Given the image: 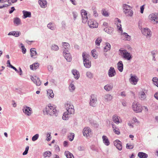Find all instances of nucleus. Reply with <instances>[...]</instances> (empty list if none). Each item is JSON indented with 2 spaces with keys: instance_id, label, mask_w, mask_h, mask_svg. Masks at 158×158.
Segmentation results:
<instances>
[{
  "instance_id": "obj_9",
  "label": "nucleus",
  "mask_w": 158,
  "mask_h": 158,
  "mask_svg": "<svg viewBox=\"0 0 158 158\" xmlns=\"http://www.w3.org/2000/svg\"><path fill=\"white\" fill-rule=\"evenodd\" d=\"M23 110L25 114L28 116H30L32 113V109L31 107L26 106H23Z\"/></svg>"
},
{
  "instance_id": "obj_4",
  "label": "nucleus",
  "mask_w": 158,
  "mask_h": 158,
  "mask_svg": "<svg viewBox=\"0 0 158 158\" xmlns=\"http://www.w3.org/2000/svg\"><path fill=\"white\" fill-rule=\"evenodd\" d=\"M82 57L84 66L87 68H89L91 66V61L89 60V55H86L85 53H82Z\"/></svg>"
},
{
  "instance_id": "obj_51",
  "label": "nucleus",
  "mask_w": 158,
  "mask_h": 158,
  "mask_svg": "<svg viewBox=\"0 0 158 158\" xmlns=\"http://www.w3.org/2000/svg\"><path fill=\"white\" fill-rule=\"evenodd\" d=\"M74 134L72 133L70 135L68 136V138L70 141H72L73 140L74 137Z\"/></svg>"
},
{
  "instance_id": "obj_64",
  "label": "nucleus",
  "mask_w": 158,
  "mask_h": 158,
  "mask_svg": "<svg viewBox=\"0 0 158 158\" xmlns=\"http://www.w3.org/2000/svg\"><path fill=\"white\" fill-rule=\"evenodd\" d=\"M93 14L94 16L95 17H97L98 16V14L97 12V11L96 10H94L93 11Z\"/></svg>"
},
{
  "instance_id": "obj_45",
  "label": "nucleus",
  "mask_w": 158,
  "mask_h": 158,
  "mask_svg": "<svg viewBox=\"0 0 158 158\" xmlns=\"http://www.w3.org/2000/svg\"><path fill=\"white\" fill-rule=\"evenodd\" d=\"M102 39L100 37L98 38L97 39L95 40V44L98 46L100 45V44L102 42Z\"/></svg>"
},
{
  "instance_id": "obj_62",
  "label": "nucleus",
  "mask_w": 158,
  "mask_h": 158,
  "mask_svg": "<svg viewBox=\"0 0 158 158\" xmlns=\"http://www.w3.org/2000/svg\"><path fill=\"white\" fill-rule=\"evenodd\" d=\"M78 149L79 151H83L84 150V148L82 146H80L78 148Z\"/></svg>"
},
{
  "instance_id": "obj_5",
  "label": "nucleus",
  "mask_w": 158,
  "mask_h": 158,
  "mask_svg": "<svg viewBox=\"0 0 158 158\" xmlns=\"http://www.w3.org/2000/svg\"><path fill=\"white\" fill-rule=\"evenodd\" d=\"M89 105L92 107H95L96 105L97 99L96 96L94 94L91 95L89 98Z\"/></svg>"
},
{
  "instance_id": "obj_26",
  "label": "nucleus",
  "mask_w": 158,
  "mask_h": 158,
  "mask_svg": "<svg viewBox=\"0 0 158 158\" xmlns=\"http://www.w3.org/2000/svg\"><path fill=\"white\" fill-rule=\"evenodd\" d=\"M113 88L112 84H108L105 85L104 87V89L107 91H111Z\"/></svg>"
},
{
  "instance_id": "obj_30",
  "label": "nucleus",
  "mask_w": 158,
  "mask_h": 158,
  "mask_svg": "<svg viewBox=\"0 0 158 158\" xmlns=\"http://www.w3.org/2000/svg\"><path fill=\"white\" fill-rule=\"evenodd\" d=\"M138 156L140 158H147L148 155L143 152H139L138 154Z\"/></svg>"
},
{
  "instance_id": "obj_12",
  "label": "nucleus",
  "mask_w": 158,
  "mask_h": 158,
  "mask_svg": "<svg viewBox=\"0 0 158 158\" xmlns=\"http://www.w3.org/2000/svg\"><path fill=\"white\" fill-rule=\"evenodd\" d=\"M64 56L68 62H70L72 60V57L68 50H64L63 51Z\"/></svg>"
},
{
  "instance_id": "obj_60",
  "label": "nucleus",
  "mask_w": 158,
  "mask_h": 158,
  "mask_svg": "<svg viewBox=\"0 0 158 158\" xmlns=\"http://www.w3.org/2000/svg\"><path fill=\"white\" fill-rule=\"evenodd\" d=\"M140 12L141 13L143 14V12L144 10V5H143L141 6L140 7Z\"/></svg>"
},
{
  "instance_id": "obj_41",
  "label": "nucleus",
  "mask_w": 158,
  "mask_h": 158,
  "mask_svg": "<svg viewBox=\"0 0 158 158\" xmlns=\"http://www.w3.org/2000/svg\"><path fill=\"white\" fill-rule=\"evenodd\" d=\"M62 44L63 46L65 49L64 50L67 49L68 50L70 47L69 44L67 42H63Z\"/></svg>"
},
{
  "instance_id": "obj_49",
  "label": "nucleus",
  "mask_w": 158,
  "mask_h": 158,
  "mask_svg": "<svg viewBox=\"0 0 158 158\" xmlns=\"http://www.w3.org/2000/svg\"><path fill=\"white\" fill-rule=\"evenodd\" d=\"M39 137V134H36L32 137V140L33 141H35L38 139Z\"/></svg>"
},
{
  "instance_id": "obj_10",
  "label": "nucleus",
  "mask_w": 158,
  "mask_h": 158,
  "mask_svg": "<svg viewBox=\"0 0 158 158\" xmlns=\"http://www.w3.org/2000/svg\"><path fill=\"white\" fill-rule=\"evenodd\" d=\"M149 17L150 20L154 22V24L158 23L157 14L156 13H152L150 15Z\"/></svg>"
},
{
  "instance_id": "obj_59",
  "label": "nucleus",
  "mask_w": 158,
  "mask_h": 158,
  "mask_svg": "<svg viewBox=\"0 0 158 158\" xmlns=\"http://www.w3.org/2000/svg\"><path fill=\"white\" fill-rule=\"evenodd\" d=\"M73 17L74 18V20H75L77 17V14L76 12H73Z\"/></svg>"
},
{
  "instance_id": "obj_34",
  "label": "nucleus",
  "mask_w": 158,
  "mask_h": 158,
  "mask_svg": "<svg viewBox=\"0 0 158 158\" xmlns=\"http://www.w3.org/2000/svg\"><path fill=\"white\" fill-rule=\"evenodd\" d=\"M47 27L48 28L52 30H54L56 28L55 25L54 23H49L47 25Z\"/></svg>"
},
{
  "instance_id": "obj_6",
  "label": "nucleus",
  "mask_w": 158,
  "mask_h": 158,
  "mask_svg": "<svg viewBox=\"0 0 158 158\" xmlns=\"http://www.w3.org/2000/svg\"><path fill=\"white\" fill-rule=\"evenodd\" d=\"M132 108L136 113L140 112L142 111L141 106L137 103L133 102V103Z\"/></svg>"
},
{
  "instance_id": "obj_20",
  "label": "nucleus",
  "mask_w": 158,
  "mask_h": 158,
  "mask_svg": "<svg viewBox=\"0 0 158 158\" xmlns=\"http://www.w3.org/2000/svg\"><path fill=\"white\" fill-rule=\"evenodd\" d=\"M117 68L118 70L121 72L123 71V65L122 61H119L117 64Z\"/></svg>"
},
{
  "instance_id": "obj_17",
  "label": "nucleus",
  "mask_w": 158,
  "mask_h": 158,
  "mask_svg": "<svg viewBox=\"0 0 158 158\" xmlns=\"http://www.w3.org/2000/svg\"><path fill=\"white\" fill-rule=\"evenodd\" d=\"M31 80L37 86H40L41 84V81L39 78L36 76L31 77Z\"/></svg>"
},
{
  "instance_id": "obj_33",
  "label": "nucleus",
  "mask_w": 158,
  "mask_h": 158,
  "mask_svg": "<svg viewBox=\"0 0 158 158\" xmlns=\"http://www.w3.org/2000/svg\"><path fill=\"white\" fill-rule=\"evenodd\" d=\"M39 65V64L38 63H35L30 65V68L31 70H35L38 68Z\"/></svg>"
},
{
  "instance_id": "obj_32",
  "label": "nucleus",
  "mask_w": 158,
  "mask_h": 158,
  "mask_svg": "<svg viewBox=\"0 0 158 158\" xmlns=\"http://www.w3.org/2000/svg\"><path fill=\"white\" fill-rule=\"evenodd\" d=\"M20 34V33L19 32L12 31L9 32L8 35H12L16 37H18Z\"/></svg>"
},
{
  "instance_id": "obj_27",
  "label": "nucleus",
  "mask_w": 158,
  "mask_h": 158,
  "mask_svg": "<svg viewBox=\"0 0 158 158\" xmlns=\"http://www.w3.org/2000/svg\"><path fill=\"white\" fill-rule=\"evenodd\" d=\"M119 118H120L117 115L115 114L113 116V121L115 123L118 124L120 123Z\"/></svg>"
},
{
  "instance_id": "obj_14",
  "label": "nucleus",
  "mask_w": 158,
  "mask_h": 158,
  "mask_svg": "<svg viewBox=\"0 0 158 158\" xmlns=\"http://www.w3.org/2000/svg\"><path fill=\"white\" fill-rule=\"evenodd\" d=\"M88 24L89 27L91 28H97L98 26V23L96 21L92 20H89Z\"/></svg>"
},
{
  "instance_id": "obj_46",
  "label": "nucleus",
  "mask_w": 158,
  "mask_h": 158,
  "mask_svg": "<svg viewBox=\"0 0 158 158\" xmlns=\"http://www.w3.org/2000/svg\"><path fill=\"white\" fill-rule=\"evenodd\" d=\"M69 88L70 91L71 92H72L75 90V87L73 84L71 83L69 85Z\"/></svg>"
},
{
  "instance_id": "obj_42",
  "label": "nucleus",
  "mask_w": 158,
  "mask_h": 158,
  "mask_svg": "<svg viewBox=\"0 0 158 158\" xmlns=\"http://www.w3.org/2000/svg\"><path fill=\"white\" fill-rule=\"evenodd\" d=\"M51 49L52 50L57 51L59 49V47L56 45L52 44L51 46Z\"/></svg>"
},
{
  "instance_id": "obj_2",
  "label": "nucleus",
  "mask_w": 158,
  "mask_h": 158,
  "mask_svg": "<svg viewBox=\"0 0 158 158\" xmlns=\"http://www.w3.org/2000/svg\"><path fill=\"white\" fill-rule=\"evenodd\" d=\"M122 7L123 12L127 16L131 17L133 16V12L130 6L126 4H124Z\"/></svg>"
},
{
  "instance_id": "obj_56",
  "label": "nucleus",
  "mask_w": 158,
  "mask_h": 158,
  "mask_svg": "<svg viewBox=\"0 0 158 158\" xmlns=\"http://www.w3.org/2000/svg\"><path fill=\"white\" fill-rule=\"evenodd\" d=\"M48 71L49 72H52V71L53 70V68L52 66L50 65L48 66Z\"/></svg>"
},
{
  "instance_id": "obj_40",
  "label": "nucleus",
  "mask_w": 158,
  "mask_h": 158,
  "mask_svg": "<svg viewBox=\"0 0 158 158\" xmlns=\"http://www.w3.org/2000/svg\"><path fill=\"white\" fill-rule=\"evenodd\" d=\"M47 95L49 96L51 98H53L54 96V94L52 89H49L47 90Z\"/></svg>"
},
{
  "instance_id": "obj_18",
  "label": "nucleus",
  "mask_w": 158,
  "mask_h": 158,
  "mask_svg": "<svg viewBox=\"0 0 158 158\" xmlns=\"http://www.w3.org/2000/svg\"><path fill=\"white\" fill-rule=\"evenodd\" d=\"M142 34L146 36H151V31L150 29L148 28H145L141 30Z\"/></svg>"
},
{
  "instance_id": "obj_21",
  "label": "nucleus",
  "mask_w": 158,
  "mask_h": 158,
  "mask_svg": "<svg viewBox=\"0 0 158 158\" xmlns=\"http://www.w3.org/2000/svg\"><path fill=\"white\" fill-rule=\"evenodd\" d=\"M115 22L116 23H117V27L118 28V30L120 31H123L121 24V20L117 18L115 19Z\"/></svg>"
},
{
  "instance_id": "obj_57",
  "label": "nucleus",
  "mask_w": 158,
  "mask_h": 158,
  "mask_svg": "<svg viewBox=\"0 0 158 158\" xmlns=\"http://www.w3.org/2000/svg\"><path fill=\"white\" fill-rule=\"evenodd\" d=\"M102 15H103L105 16H108V14L107 11H105V10H102Z\"/></svg>"
},
{
  "instance_id": "obj_37",
  "label": "nucleus",
  "mask_w": 158,
  "mask_h": 158,
  "mask_svg": "<svg viewBox=\"0 0 158 158\" xmlns=\"http://www.w3.org/2000/svg\"><path fill=\"white\" fill-rule=\"evenodd\" d=\"M104 98L107 101H110L113 99V97L110 94H105L104 96Z\"/></svg>"
},
{
  "instance_id": "obj_44",
  "label": "nucleus",
  "mask_w": 158,
  "mask_h": 158,
  "mask_svg": "<svg viewBox=\"0 0 158 158\" xmlns=\"http://www.w3.org/2000/svg\"><path fill=\"white\" fill-rule=\"evenodd\" d=\"M151 52L153 57L152 60L155 61L156 60L155 55L157 54V52L156 51H151Z\"/></svg>"
},
{
  "instance_id": "obj_50",
  "label": "nucleus",
  "mask_w": 158,
  "mask_h": 158,
  "mask_svg": "<svg viewBox=\"0 0 158 158\" xmlns=\"http://www.w3.org/2000/svg\"><path fill=\"white\" fill-rule=\"evenodd\" d=\"M51 133L50 132L47 133V134L46 140L48 141H50L52 137L51 135Z\"/></svg>"
},
{
  "instance_id": "obj_39",
  "label": "nucleus",
  "mask_w": 158,
  "mask_h": 158,
  "mask_svg": "<svg viewBox=\"0 0 158 158\" xmlns=\"http://www.w3.org/2000/svg\"><path fill=\"white\" fill-rule=\"evenodd\" d=\"M52 154V153L51 152L49 151H46L43 153V155L44 158H46L47 157H49Z\"/></svg>"
},
{
  "instance_id": "obj_11",
  "label": "nucleus",
  "mask_w": 158,
  "mask_h": 158,
  "mask_svg": "<svg viewBox=\"0 0 158 158\" xmlns=\"http://www.w3.org/2000/svg\"><path fill=\"white\" fill-rule=\"evenodd\" d=\"M131 77L129 79L130 82L133 85H135L137 84L138 81V78L135 75H132L131 74Z\"/></svg>"
},
{
  "instance_id": "obj_58",
  "label": "nucleus",
  "mask_w": 158,
  "mask_h": 158,
  "mask_svg": "<svg viewBox=\"0 0 158 158\" xmlns=\"http://www.w3.org/2000/svg\"><path fill=\"white\" fill-rule=\"evenodd\" d=\"M15 10V7L14 6L12 7L11 9L9 10V13L10 14L12 13Z\"/></svg>"
},
{
  "instance_id": "obj_54",
  "label": "nucleus",
  "mask_w": 158,
  "mask_h": 158,
  "mask_svg": "<svg viewBox=\"0 0 158 158\" xmlns=\"http://www.w3.org/2000/svg\"><path fill=\"white\" fill-rule=\"evenodd\" d=\"M126 148H127L130 149H131L134 148V146L133 145H129L127 143L126 145Z\"/></svg>"
},
{
  "instance_id": "obj_35",
  "label": "nucleus",
  "mask_w": 158,
  "mask_h": 158,
  "mask_svg": "<svg viewBox=\"0 0 158 158\" xmlns=\"http://www.w3.org/2000/svg\"><path fill=\"white\" fill-rule=\"evenodd\" d=\"M34 48H31L30 50L31 52V56L34 58H35V56H36L37 55V53L35 50H34Z\"/></svg>"
},
{
  "instance_id": "obj_47",
  "label": "nucleus",
  "mask_w": 158,
  "mask_h": 158,
  "mask_svg": "<svg viewBox=\"0 0 158 158\" xmlns=\"http://www.w3.org/2000/svg\"><path fill=\"white\" fill-rule=\"evenodd\" d=\"M86 76L89 78L92 79L93 77V74L90 72H87L86 73Z\"/></svg>"
},
{
  "instance_id": "obj_52",
  "label": "nucleus",
  "mask_w": 158,
  "mask_h": 158,
  "mask_svg": "<svg viewBox=\"0 0 158 158\" xmlns=\"http://www.w3.org/2000/svg\"><path fill=\"white\" fill-rule=\"evenodd\" d=\"M146 98V95L144 92H142L140 95V98L142 100H143Z\"/></svg>"
},
{
  "instance_id": "obj_25",
  "label": "nucleus",
  "mask_w": 158,
  "mask_h": 158,
  "mask_svg": "<svg viewBox=\"0 0 158 158\" xmlns=\"http://www.w3.org/2000/svg\"><path fill=\"white\" fill-rule=\"evenodd\" d=\"M23 19H25L27 17H31V12L29 11L23 10Z\"/></svg>"
},
{
  "instance_id": "obj_28",
  "label": "nucleus",
  "mask_w": 158,
  "mask_h": 158,
  "mask_svg": "<svg viewBox=\"0 0 158 158\" xmlns=\"http://www.w3.org/2000/svg\"><path fill=\"white\" fill-rule=\"evenodd\" d=\"M72 73L74 78L76 79H78L80 76L79 72L76 70L73 69L72 70Z\"/></svg>"
},
{
  "instance_id": "obj_43",
  "label": "nucleus",
  "mask_w": 158,
  "mask_h": 158,
  "mask_svg": "<svg viewBox=\"0 0 158 158\" xmlns=\"http://www.w3.org/2000/svg\"><path fill=\"white\" fill-rule=\"evenodd\" d=\"M152 80L153 84L158 87V78L156 77H154L152 78Z\"/></svg>"
},
{
  "instance_id": "obj_8",
  "label": "nucleus",
  "mask_w": 158,
  "mask_h": 158,
  "mask_svg": "<svg viewBox=\"0 0 158 158\" xmlns=\"http://www.w3.org/2000/svg\"><path fill=\"white\" fill-rule=\"evenodd\" d=\"M65 107L67 110V112L70 114H74L75 110L73 106L70 103L66 104Z\"/></svg>"
},
{
  "instance_id": "obj_3",
  "label": "nucleus",
  "mask_w": 158,
  "mask_h": 158,
  "mask_svg": "<svg viewBox=\"0 0 158 158\" xmlns=\"http://www.w3.org/2000/svg\"><path fill=\"white\" fill-rule=\"evenodd\" d=\"M119 52V55L123 59L129 60L132 59L131 55L127 50L120 49Z\"/></svg>"
},
{
  "instance_id": "obj_16",
  "label": "nucleus",
  "mask_w": 158,
  "mask_h": 158,
  "mask_svg": "<svg viewBox=\"0 0 158 158\" xmlns=\"http://www.w3.org/2000/svg\"><path fill=\"white\" fill-rule=\"evenodd\" d=\"M114 146L119 150L121 151L122 149V143L119 140L117 139L114 142Z\"/></svg>"
},
{
  "instance_id": "obj_23",
  "label": "nucleus",
  "mask_w": 158,
  "mask_h": 158,
  "mask_svg": "<svg viewBox=\"0 0 158 158\" xmlns=\"http://www.w3.org/2000/svg\"><path fill=\"white\" fill-rule=\"evenodd\" d=\"M103 142L106 145L108 146L110 144V142L107 137L105 135H103L102 137Z\"/></svg>"
},
{
  "instance_id": "obj_38",
  "label": "nucleus",
  "mask_w": 158,
  "mask_h": 158,
  "mask_svg": "<svg viewBox=\"0 0 158 158\" xmlns=\"http://www.w3.org/2000/svg\"><path fill=\"white\" fill-rule=\"evenodd\" d=\"M111 48V45L108 42L106 43V46L104 47V51L107 52L108 51L110 50Z\"/></svg>"
},
{
  "instance_id": "obj_19",
  "label": "nucleus",
  "mask_w": 158,
  "mask_h": 158,
  "mask_svg": "<svg viewBox=\"0 0 158 158\" xmlns=\"http://www.w3.org/2000/svg\"><path fill=\"white\" fill-rule=\"evenodd\" d=\"M38 2L41 7L45 8L47 7V2L46 0H39Z\"/></svg>"
},
{
  "instance_id": "obj_53",
  "label": "nucleus",
  "mask_w": 158,
  "mask_h": 158,
  "mask_svg": "<svg viewBox=\"0 0 158 158\" xmlns=\"http://www.w3.org/2000/svg\"><path fill=\"white\" fill-rule=\"evenodd\" d=\"M29 147L28 146H27L25 148V151L23 152V155H25L27 154L28 153V152L29 150Z\"/></svg>"
},
{
  "instance_id": "obj_1",
  "label": "nucleus",
  "mask_w": 158,
  "mask_h": 158,
  "mask_svg": "<svg viewBox=\"0 0 158 158\" xmlns=\"http://www.w3.org/2000/svg\"><path fill=\"white\" fill-rule=\"evenodd\" d=\"M46 113L47 115H54L55 116H57V111L55 107L51 105V104H48L45 109Z\"/></svg>"
},
{
  "instance_id": "obj_22",
  "label": "nucleus",
  "mask_w": 158,
  "mask_h": 158,
  "mask_svg": "<svg viewBox=\"0 0 158 158\" xmlns=\"http://www.w3.org/2000/svg\"><path fill=\"white\" fill-rule=\"evenodd\" d=\"M73 114L69 113L68 112L66 111L64 112L62 116V119L64 120H68L70 117L71 114Z\"/></svg>"
},
{
  "instance_id": "obj_63",
  "label": "nucleus",
  "mask_w": 158,
  "mask_h": 158,
  "mask_svg": "<svg viewBox=\"0 0 158 158\" xmlns=\"http://www.w3.org/2000/svg\"><path fill=\"white\" fill-rule=\"evenodd\" d=\"M154 96V97L156 98V99L158 100V92L155 93Z\"/></svg>"
},
{
  "instance_id": "obj_55",
  "label": "nucleus",
  "mask_w": 158,
  "mask_h": 158,
  "mask_svg": "<svg viewBox=\"0 0 158 158\" xmlns=\"http://www.w3.org/2000/svg\"><path fill=\"white\" fill-rule=\"evenodd\" d=\"M114 131L117 135H119L120 134V132L119 131V130L118 128L114 129L113 130Z\"/></svg>"
},
{
  "instance_id": "obj_61",
  "label": "nucleus",
  "mask_w": 158,
  "mask_h": 158,
  "mask_svg": "<svg viewBox=\"0 0 158 158\" xmlns=\"http://www.w3.org/2000/svg\"><path fill=\"white\" fill-rule=\"evenodd\" d=\"M7 64L8 65L7 66L9 67L10 68H11V67L13 66L10 63V60H8L7 61Z\"/></svg>"
},
{
  "instance_id": "obj_7",
  "label": "nucleus",
  "mask_w": 158,
  "mask_h": 158,
  "mask_svg": "<svg viewBox=\"0 0 158 158\" xmlns=\"http://www.w3.org/2000/svg\"><path fill=\"white\" fill-rule=\"evenodd\" d=\"M81 13L82 18V22L83 23H85L88 19L87 13L86 10L82 9L81 10Z\"/></svg>"
},
{
  "instance_id": "obj_48",
  "label": "nucleus",
  "mask_w": 158,
  "mask_h": 158,
  "mask_svg": "<svg viewBox=\"0 0 158 158\" xmlns=\"http://www.w3.org/2000/svg\"><path fill=\"white\" fill-rule=\"evenodd\" d=\"M20 45L21 46L23 53V54H25L26 52V49L25 48L24 45L23 44L21 43Z\"/></svg>"
},
{
  "instance_id": "obj_31",
  "label": "nucleus",
  "mask_w": 158,
  "mask_h": 158,
  "mask_svg": "<svg viewBox=\"0 0 158 158\" xmlns=\"http://www.w3.org/2000/svg\"><path fill=\"white\" fill-rule=\"evenodd\" d=\"M13 22L16 26H18L21 23V20L18 17L15 18L14 19Z\"/></svg>"
},
{
  "instance_id": "obj_24",
  "label": "nucleus",
  "mask_w": 158,
  "mask_h": 158,
  "mask_svg": "<svg viewBox=\"0 0 158 158\" xmlns=\"http://www.w3.org/2000/svg\"><path fill=\"white\" fill-rule=\"evenodd\" d=\"M104 31L108 34H111L113 33L114 28L111 27H106L104 29Z\"/></svg>"
},
{
  "instance_id": "obj_13",
  "label": "nucleus",
  "mask_w": 158,
  "mask_h": 158,
  "mask_svg": "<svg viewBox=\"0 0 158 158\" xmlns=\"http://www.w3.org/2000/svg\"><path fill=\"white\" fill-rule=\"evenodd\" d=\"M82 132L84 136L87 137L91 135V130L89 127H86L84 128Z\"/></svg>"
},
{
  "instance_id": "obj_29",
  "label": "nucleus",
  "mask_w": 158,
  "mask_h": 158,
  "mask_svg": "<svg viewBox=\"0 0 158 158\" xmlns=\"http://www.w3.org/2000/svg\"><path fill=\"white\" fill-rule=\"evenodd\" d=\"M121 31V35H123V37H124L123 38V40H129L131 39V36L128 35V34L126 33H123V31Z\"/></svg>"
},
{
  "instance_id": "obj_36",
  "label": "nucleus",
  "mask_w": 158,
  "mask_h": 158,
  "mask_svg": "<svg viewBox=\"0 0 158 158\" xmlns=\"http://www.w3.org/2000/svg\"><path fill=\"white\" fill-rule=\"evenodd\" d=\"M64 154L67 158H74L73 154L68 151H66Z\"/></svg>"
},
{
  "instance_id": "obj_15",
  "label": "nucleus",
  "mask_w": 158,
  "mask_h": 158,
  "mask_svg": "<svg viewBox=\"0 0 158 158\" xmlns=\"http://www.w3.org/2000/svg\"><path fill=\"white\" fill-rule=\"evenodd\" d=\"M108 74L110 77H112L115 75L116 72L114 69L113 67H111L109 69Z\"/></svg>"
}]
</instances>
